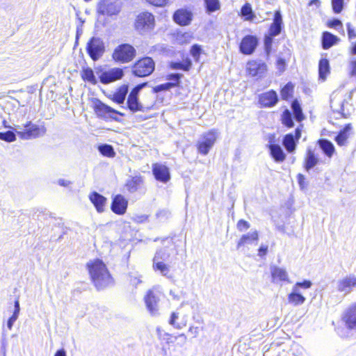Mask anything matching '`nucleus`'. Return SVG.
<instances>
[{
    "label": "nucleus",
    "mask_w": 356,
    "mask_h": 356,
    "mask_svg": "<svg viewBox=\"0 0 356 356\" xmlns=\"http://www.w3.org/2000/svg\"><path fill=\"white\" fill-rule=\"evenodd\" d=\"M293 85L291 83H287L280 90L281 97L284 100H288L293 96Z\"/></svg>",
    "instance_id": "nucleus-43"
},
{
    "label": "nucleus",
    "mask_w": 356,
    "mask_h": 356,
    "mask_svg": "<svg viewBox=\"0 0 356 356\" xmlns=\"http://www.w3.org/2000/svg\"><path fill=\"white\" fill-rule=\"evenodd\" d=\"M98 149L102 155L108 158H113L115 156V152L111 145L104 144L99 145Z\"/></svg>",
    "instance_id": "nucleus-42"
},
{
    "label": "nucleus",
    "mask_w": 356,
    "mask_h": 356,
    "mask_svg": "<svg viewBox=\"0 0 356 356\" xmlns=\"http://www.w3.org/2000/svg\"><path fill=\"white\" fill-rule=\"evenodd\" d=\"M342 22L338 19H332L327 22V26L329 28L337 29L342 27Z\"/></svg>",
    "instance_id": "nucleus-55"
},
{
    "label": "nucleus",
    "mask_w": 356,
    "mask_h": 356,
    "mask_svg": "<svg viewBox=\"0 0 356 356\" xmlns=\"http://www.w3.org/2000/svg\"><path fill=\"white\" fill-rule=\"evenodd\" d=\"M152 174L155 179L161 183H167L170 180L171 176L169 168L161 163H154L152 166Z\"/></svg>",
    "instance_id": "nucleus-14"
},
{
    "label": "nucleus",
    "mask_w": 356,
    "mask_h": 356,
    "mask_svg": "<svg viewBox=\"0 0 356 356\" xmlns=\"http://www.w3.org/2000/svg\"><path fill=\"white\" fill-rule=\"evenodd\" d=\"M134 26L138 31L153 30L155 26V17L148 11L140 13L136 17Z\"/></svg>",
    "instance_id": "nucleus-9"
},
{
    "label": "nucleus",
    "mask_w": 356,
    "mask_h": 356,
    "mask_svg": "<svg viewBox=\"0 0 356 356\" xmlns=\"http://www.w3.org/2000/svg\"><path fill=\"white\" fill-rule=\"evenodd\" d=\"M352 124L350 123L346 124L338 132L334 138V140L339 147L345 146L348 144L350 137V132L352 130Z\"/></svg>",
    "instance_id": "nucleus-25"
},
{
    "label": "nucleus",
    "mask_w": 356,
    "mask_h": 356,
    "mask_svg": "<svg viewBox=\"0 0 356 356\" xmlns=\"http://www.w3.org/2000/svg\"><path fill=\"white\" fill-rule=\"evenodd\" d=\"M143 183V178L140 176H134L128 179L125 184L124 188L129 193H134L137 191Z\"/></svg>",
    "instance_id": "nucleus-28"
},
{
    "label": "nucleus",
    "mask_w": 356,
    "mask_h": 356,
    "mask_svg": "<svg viewBox=\"0 0 356 356\" xmlns=\"http://www.w3.org/2000/svg\"><path fill=\"white\" fill-rule=\"evenodd\" d=\"M136 56L134 46H116L112 54L113 60L120 64L128 63Z\"/></svg>",
    "instance_id": "nucleus-5"
},
{
    "label": "nucleus",
    "mask_w": 356,
    "mask_h": 356,
    "mask_svg": "<svg viewBox=\"0 0 356 356\" xmlns=\"http://www.w3.org/2000/svg\"><path fill=\"white\" fill-rule=\"evenodd\" d=\"M339 42V38L328 32V31H323L322 33V37H321V42L322 44H336Z\"/></svg>",
    "instance_id": "nucleus-41"
},
{
    "label": "nucleus",
    "mask_w": 356,
    "mask_h": 356,
    "mask_svg": "<svg viewBox=\"0 0 356 356\" xmlns=\"http://www.w3.org/2000/svg\"><path fill=\"white\" fill-rule=\"evenodd\" d=\"M149 4L155 7H164L168 4L170 0H145Z\"/></svg>",
    "instance_id": "nucleus-52"
},
{
    "label": "nucleus",
    "mask_w": 356,
    "mask_h": 356,
    "mask_svg": "<svg viewBox=\"0 0 356 356\" xmlns=\"http://www.w3.org/2000/svg\"><path fill=\"white\" fill-rule=\"evenodd\" d=\"M128 85L122 84L118 87L111 95L108 96V99L115 104H123L128 93Z\"/></svg>",
    "instance_id": "nucleus-26"
},
{
    "label": "nucleus",
    "mask_w": 356,
    "mask_h": 356,
    "mask_svg": "<svg viewBox=\"0 0 356 356\" xmlns=\"http://www.w3.org/2000/svg\"><path fill=\"white\" fill-rule=\"evenodd\" d=\"M270 273L273 282H289L287 272L284 268L273 266Z\"/></svg>",
    "instance_id": "nucleus-31"
},
{
    "label": "nucleus",
    "mask_w": 356,
    "mask_h": 356,
    "mask_svg": "<svg viewBox=\"0 0 356 356\" xmlns=\"http://www.w3.org/2000/svg\"><path fill=\"white\" fill-rule=\"evenodd\" d=\"M285 64H286L285 61L282 58H279L276 63L277 67L280 70V72H283L284 70Z\"/></svg>",
    "instance_id": "nucleus-61"
},
{
    "label": "nucleus",
    "mask_w": 356,
    "mask_h": 356,
    "mask_svg": "<svg viewBox=\"0 0 356 356\" xmlns=\"http://www.w3.org/2000/svg\"><path fill=\"white\" fill-rule=\"evenodd\" d=\"M354 287H356V277L350 275L338 281L337 289L339 292L348 293Z\"/></svg>",
    "instance_id": "nucleus-21"
},
{
    "label": "nucleus",
    "mask_w": 356,
    "mask_h": 356,
    "mask_svg": "<svg viewBox=\"0 0 356 356\" xmlns=\"http://www.w3.org/2000/svg\"><path fill=\"white\" fill-rule=\"evenodd\" d=\"M178 318V314L176 312H172L169 319V323L177 329H181L186 325V321L183 323H177L176 321Z\"/></svg>",
    "instance_id": "nucleus-46"
},
{
    "label": "nucleus",
    "mask_w": 356,
    "mask_h": 356,
    "mask_svg": "<svg viewBox=\"0 0 356 356\" xmlns=\"http://www.w3.org/2000/svg\"><path fill=\"white\" fill-rule=\"evenodd\" d=\"M341 319L348 330H356V302L345 310Z\"/></svg>",
    "instance_id": "nucleus-19"
},
{
    "label": "nucleus",
    "mask_w": 356,
    "mask_h": 356,
    "mask_svg": "<svg viewBox=\"0 0 356 356\" xmlns=\"http://www.w3.org/2000/svg\"><path fill=\"white\" fill-rule=\"evenodd\" d=\"M350 74L353 76H356V60H353L350 62Z\"/></svg>",
    "instance_id": "nucleus-62"
},
{
    "label": "nucleus",
    "mask_w": 356,
    "mask_h": 356,
    "mask_svg": "<svg viewBox=\"0 0 356 356\" xmlns=\"http://www.w3.org/2000/svg\"><path fill=\"white\" fill-rule=\"evenodd\" d=\"M86 267L92 283L97 290L104 289L113 284L114 280L102 259L96 258L90 260Z\"/></svg>",
    "instance_id": "nucleus-1"
},
{
    "label": "nucleus",
    "mask_w": 356,
    "mask_h": 356,
    "mask_svg": "<svg viewBox=\"0 0 356 356\" xmlns=\"http://www.w3.org/2000/svg\"><path fill=\"white\" fill-rule=\"evenodd\" d=\"M267 65L264 62L252 60L247 63L246 73L252 77H261L267 72Z\"/></svg>",
    "instance_id": "nucleus-16"
},
{
    "label": "nucleus",
    "mask_w": 356,
    "mask_h": 356,
    "mask_svg": "<svg viewBox=\"0 0 356 356\" xmlns=\"http://www.w3.org/2000/svg\"><path fill=\"white\" fill-rule=\"evenodd\" d=\"M147 86V83H143L134 87L128 95L127 99V107L132 113L144 111L145 108L139 100V93L142 88Z\"/></svg>",
    "instance_id": "nucleus-7"
},
{
    "label": "nucleus",
    "mask_w": 356,
    "mask_h": 356,
    "mask_svg": "<svg viewBox=\"0 0 356 356\" xmlns=\"http://www.w3.org/2000/svg\"><path fill=\"white\" fill-rule=\"evenodd\" d=\"M17 318H18V315L13 313L12 314V316L8 318V327L9 329L12 328L14 322L17 320Z\"/></svg>",
    "instance_id": "nucleus-60"
},
{
    "label": "nucleus",
    "mask_w": 356,
    "mask_h": 356,
    "mask_svg": "<svg viewBox=\"0 0 356 356\" xmlns=\"http://www.w3.org/2000/svg\"><path fill=\"white\" fill-rule=\"evenodd\" d=\"M128 282L130 285L136 288L138 286V284L142 282V280L140 276L129 275Z\"/></svg>",
    "instance_id": "nucleus-53"
},
{
    "label": "nucleus",
    "mask_w": 356,
    "mask_h": 356,
    "mask_svg": "<svg viewBox=\"0 0 356 356\" xmlns=\"http://www.w3.org/2000/svg\"><path fill=\"white\" fill-rule=\"evenodd\" d=\"M194 13L191 7H182L177 9L172 14V20L180 26H187L193 20Z\"/></svg>",
    "instance_id": "nucleus-11"
},
{
    "label": "nucleus",
    "mask_w": 356,
    "mask_h": 356,
    "mask_svg": "<svg viewBox=\"0 0 356 356\" xmlns=\"http://www.w3.org/2000/svg\"><path fill=\"white\" fill-rule=\"evenodd\" d=\"M258 38L255 35H248L245 36L240 44H257Z\"/></svg>",
    "instance_id": "nucleus-48"
},
{
    "label": "nucleus",
    "mask_w": 356,
    "mask_h": 356,
    "mask_svg": "<svg viewBox=\"0 0 356 356\" xmlns=\"http://www.w3.org/2000/svg\"><path fill=\"white\" fill-rule=\"evenodd\" d=\"M202 49L200 48V46H192L190 53L192 55V56L194 58L195 61L199 62L200 61V56L202 54Z\"/></svg>",
    "instance_id": "nucleus-50"
},
{
    "label": "nucleus",
    "mask_w": 356,
    "mask_h": 356,
    "mask_svg": "<svg viewBox=\"0 0 356 356\" xmlns=\"http://www.w3.org/2000/svg\"><path fill=\"white\" fill-rule=\"evenodd\" d=\"M188 332L193 334V337H195L199 334L200 328L198 327L191 326L188 329Z\"/></svg>",
    "instance_id": "nucleus-63"
},
{
    "label": "nucleus",
    "mask_w": 356,
    "mask_h": 356,
    "mask_svg": "<svg viewBox=\"0 0 356 356\" xmlns=\"http://www.w3.org/2000/svg\"><path fill=\"white\" fill-rule=\"evenodd\" d=\"M283 21L280 10L274 13L273 22L270 24L268 33L264 38V44H272L273 39L278 35L282 29Z\"/></svg>",
    "instance_id": "nucleus-10"
},
{
    "label": "nucleus",
    "mask_w": 356,
    "mask_h": 356,
    "mask_svg": "<svg viewBox=\"0 0 356 356\" xmlns=\"http://www.w3.org/2000/svg\"><path fill=\"white\" fill-rule=\"evenodd\" d=\"M268 147L270 154L275 161L282 163L286 159V154L279 145L270 144Z\"/></svg>",
    "instance_id": "nucleus-30"
},
{
    "label": "nucleus",
    "mask_w": 356,
    "mask_h": 356,
    "mask_svg": "<svg viewBox=\"0 0 356 356\" xmlns=\"http://www.w3.org/2000/svg\"><path fill=\"white\" fill-rule=\"evenodd\" d=\"M218 136L219 132L216 129L204 132L195 144L197 153L202 156L207 155L216 143Z\"/></svg>",
    "instance_id": "nucleus-2"
},
{
    "label": "nucleus",
    "mask_w": 356,
    "mask_h": 356,
    "mask_svg": "<svg viewBox=\"0 0 356 356\" xmlns=\"http://www.w3.org/2000/svg\"><path fill=\"white\" fill-rule=\"evenodd\" d=\"M81 77L86 83H89L92 85H96L97 83V80L95 77V73L92 69L90 67H85L82 68L81 71Z\"/></svg>",
    "instance_id": "nucleus-33"
},
{
    "label": "nucleus",
    "mask_w": 356,
    "mask_h": 356,
    "mask_svg": "<svg viewBox=\"0 0 356 356\" xmlns=\"http://www.w3.org/2000/svg\"><path fill=\"white\" fill-rule=\"evenodd\" d=\"M332 8L334 13H340L343 8V0H332Z\"/></svg>",
    "instance_id": "nucleus-47"
},
{
    "label": "nucleus",
    "mask_w": 356,
    "mask_h": 356,
    "mask_svg": "<svg viewBox=\"0 0 356 356\" xmlns=\"http://www.w3.org/2000/svg\"><path fill=\"white\" fill-rule=\"evenodd\" d=\"M207 13L211 14L219 11L221 8L220 0H203Z\"/></svg>",
    "instance_id": "nucleus-38"
},
{
    "label": "nucleus",
    "mask_w": 356,
    "mask_h": 356,
    "mask_svg": "<svg viewBox=\"0 0 356 356\" xmlns=\"http://www.w3.org/2000/svg\"><path fill=\"white\" fill-rule=\"evenodd\" d=\"M302 127L303 125L300 124L296 128L293 134L289 133L284 136L282 145L289 153H292L296 150L297 143L302 136Z\"/></svg>",
    "instance_id": "nucleus-13"
},
{
    "label": "nucleus",
    "mask_w": 356,
    "mask_h": 356,
    "mask_svg": "<svg viewBox=\"0 0 356 356\" xmlns=\"http://www.w3.org/2000/svg\"><path fill=\"white\" fill-rule=\"evenodd\" d=\"M177 37L183 39L184 42H189L193 38V35L189 32L178 33Z\"/></svg>",
    "instance_id": "nucleus-58"
},
{
    "label": "nucleus",
    "mask_w": 356,
    "mask_h": 356,
    "mask_svg": "<svg viewBox=\"0 0 356 356\" xmlns=\"http://www.w3.org/2000/svg\"><path fill=\"white\" fill-rule=\"evenodd\" d=\"M87 52L93 60H98L104 52V46H87Z\"/></svg>",
    "instance_id": "nucleus-37"
},
{
    "label": "nucleus",
    "mask_w": 356,
    "mask_h": 356,
    "mask_svg": "<svg viewBox=\"0 0 356 356\" xmlns=\"http://www.w3.org/2000/svg\"><path fill=\"white\" fill-rule=\"evenodd\" d=\"M240 51L246 55H250L252 54L254 51L256 46H239Z\"/></svg>",
    "instance_id": "nucleus-56"
},
{
    "label": "nucleus",
    "mask_w": 356,
    "mask_h": 356,
    "mask_svg": "<svg viewBox=\"0 0 356 356\" xmlns=\"http://www.w3.org/2000/svg\"><path fill=\"white\" fill-rule=\"evenodd\" d=\"M182 76L183 75L181 74L172 73L166 76V79L170 81L169 83L172 85V88H173L179 87L181 83V79Z\"/></svg>",
    "instance_id": "nucleus-44"
},
{
    "label": "nucleus",
    "mask_w": 356,
    "mask_h": 356,
    "mask_svg": "<svg viewBox=\"0 0 356 356\" xmlns=\"http://www.w3.org/2000/svg\"><path fill=\"white\" fill-rule=\"evenodd\" d=\"M280 120L282 124L287 129H291L294 127L293 114L289 109H285L282 113Z\"/></svg>",
    "instance_id": "nucleus-36"
},
{
    "label": "nucleus",
    "mask_w": 356,
    "mask_h": 356,
    "mask_svg": "<svg viewBox=\"0 0 356 356\" xmlns=\"http://www.w3.org/2000/svg\"><path fill=\"white\" fill-rule=\"evenodd\" d=\"M258 240L259 234L257 231H254L251 233L243 234L237 242V248L244 246L245 245L253 241L257 242Z\"/></svg>",
    "instance_id": "nucleus-34"
},
{
    "label": "nucleus",
    "mask_w": 356,
    "mask_h": 356,
    "mask_svg": "<svg viewBox=\"0 0 356 356\" xmlns=\"http://www.w3.org/2000/svg\"><path fill=\"white\" fill-rule=\"evenodd\" d=\"M278 102L277 92L274 90L260 94L258 97V103L261 108H270Z\"/></svg>",
    "instance_id": "nucleus-18"
},
{
    "label": "nucleus",
    "mask_w": 356,
    "mask_h": 356,
    "mask_svg": "<svg viewBox=\"0 0 356 356\" xmlns=\"http://www.w3.org/2000/svg\"><path fill=\"white\" fill-rule=\"evenodd\" d=\"M155 70V62L149 56L137 60L131 66V73L135 76L143 78L151 75Z\"/></svg>",
    "instance_id": "nucleus-3"
},
{
    "label": "nucleus",
    "mask_w": 356,
    "mask_h": 356,
    "mask_svg": "<svg viewBox=\"0 0 356 356\" xmlns=\"http://www.w3.org/2000/svg\"><path fill=\"white\" fill-rule=\"evenodd\" d=\"M124 76L122 69L119 67L112 68L108 71L102 72L99 79L102 83L108 84L111 82L120 80Z\"/></svg>",
    "instance_id": "nucleus-20"
},
{
    "label": "nucleus",
    "mask_w": 356,
    "mask_h": 356,
    "mask_svg": "<svg viewBox=\"0 0 356 356\" xmlns=\"http://www.w3.org/2000/svg\"><path fill=\"white\" fill-rule=\"evenodd\" d=\"M172 84L167 82V83H161V84L154 86L152 90L154 92H156V93L159 92L161 91H167V90H169L171 88H172Z\"/></svg>",
    "instance_id": "nucleus-49"
},
{
    "label": "nucleus",
    "mask_w": 356,
    "mask_h": 356,
    "mask_svg": "<svg viewBox=\"0 0 356 356\" xmlns=\"http://www.w3.org/2000/svg\"><path fill=\"white\" fill-rule=\"evenodd\" d=\"M312 286V282L309 280H304L302 282H296L293 287V290L298 291L300 288L309 289Z\"/></svg>",
    "instance_id": "nucleus-51"
},
{
    "label": "nucleus",
    "mask_w": 356,
    "mask_h": 356,
    "mask_svg": "<svg viewBox=\"0 0 356 356\" xmlns=\"http://www.w3.org/2000/svg\"><path fill=\"white\" fill-rule=\"evenodd\" d=\"M306 298L298 291L293 290L288 296L289 302L293 305H300L305 302Z\"/></svg>",
    "instance_id": "nucleus-40"
},
{
    "label": "nucleus",
    "mask_w": 356,
    "mask_h": 356,
    "mask_svg": "<svg viewBox=\"0 0 356 356\" xmlns=\"http://www.w3.org/2000/svg\"><path fill=\"white\" fill-rule=\"evenodd\" d=\"M24 127L23 130L16 131L17 136L22 140L36 138L46 133L44 126L35 124L31 121H27L24 124Z\"/></svg>",
    "instance_id": "nucleus-8"
},
{
    "label": "nucleus",
    "mask_w": 356,
    "mask_h": 356,
    "mask_svg": "<svg viewBox=\"0 0 356 356\" xmlns=\"http://www.w3.org/2000/svg\"><path fill=\"white\" fill-rule=\"evenodd\" d=\"M89 200L98 213H103L105 211L107 199L104 195L93 191L89 195Z\"/></svg>",
    "instance_id": "nucleus-23"
},
{
    "label": "nucleus",
    "mask_w": 356,
    "mask_h": 356,
    "mask_svg": "<svg viewBox=\"0 0 356 356\" xmlns=\"http://www.w3.org/2000/svg\"><path fill=\"white\" fill-rule=\"evenodd\" d=\"M97 12L102 15H116L120 12V7L112 0H102L98 3Z\"/></svg>",
    "instance_id": "nucleus-17"
},
{
    "label": "nucleus",
    "mask_w": 356,
    "mask_h": 356,
    "mask_svg": "<svg viewBox=\"0 0 356 356\" xmlns=\"http://www.w3.org/2000/svg\"><path fill=\"white\" fill-rule=\"evenodd\" d=\"M297 180L300 188L304 189L307 185L305 177L302 174L299 173L297 175Z\"/></svg>",
    "instance_id": "nucleus-57"
},
{
    "label": "nucleus",
    "mask_w": 356,
    "mask_h": 356,
    "mask_svg": "<svg viewBox=\"0 0 356 356\" xmlns=\"http://www.w3.org/2000/svg\"><path fill=\"white\" fill-rule=\"evenodd\" d=\"M128 200L121 194H117L112 198L111 210L116 215L122 216L128 208Z\"/></svg>",
    "instance_id": "nucleus-15"
},
{
    "label": "nucleus",
    "mask_w": 356,
    "mask_h": 356,
    "mask_svg": "<svg viewBox=\"0 0 356 356\" xmlns=\"http://www.w3.org/2000/svg\"><path fill=\"white\" fill-rule=\"evenodd\" d=\"M330 70L328 60L321 58L318 62V79L325 81L330 74Z\"/></svg>",
    "instance_id": "nucleus-29"
},
{
    "label": "nucleus",
    "mask_w": 356,
    "mask_h": 356,
    "mask_svg": "<svg viewBox=\"0 0 356 356\" xmlns=\"http://www.w3.org/2000/svg\"><path fill=\"white\" fill-rule=\"evenodd\" d=\"M164 257V252L162 250L156 252L152 259V268L155 272H159L162 275L168 279L173 277L170 271V266L168 264L162 261Z\"/></svg>",
    "instance_id": "nucleus-12"
},
{
    "label": "nucleus",
    "mask_w": 356,
    "mask_h": 356,
    "mask_svg": "<svg viewBox=\"0 0 356 356\" xmlns=\"http://www.w3.org/2000/svg\"><path fill=\"white\" fill-rule=\"evenodd\" d=\"M180 57L182 59V61H172L169 63V67L175 70H179L184 72L190 71L193 66L191 59L184 52L180 53Z\"/></svg>",
    "instance_id": "nucleus-22"
},
{
    "label": "nucleus",
    "mask_w": 356,
    "mask_h": 356,
    "mask_svg": "<svg viewBox=\"0 0 356 356\" xmlns=\"http://www.w3.org/2000/svg\"><path fill=\"white\" fill-rule=\"evenodd\" d=\"M250 227V223L243 219L239 220L236 224V227L240 232L245 231L248 229Z\"/></svg>",
    "instance_id": "nucleus-54"
},
{
    "label": "nucleus",
    "mask_w": 356,
    "mask_h": 356,
    "mask_svg": "<svg viewBox=\"0 0 356 356\" xmlns=\"http://www.w3.org/2000/svg\"><path fill=\"white\" fill-rule=\"evenodd\" d=\"M19 310H20L19 301V300L17 298V299H16L15 300V309H14L13 313L15 314L19 315Z\"/></svg>",
    "instance_id": "nucleus-64"
},
{
    "label": "nucleus",
    "mask_w": 356,
    "mask_h": 356,
    "mask_svg": "<svg viewBox=\"0 0 356 356\" xmlns=\"http://www.w3.org/2000/svg\"><path fill=\"white\" fill-rule=\"evenodd\" d=\"M291 107L293 111L295 120L298 122H302L305 119V116L302 112V109L298 100L296 99L293 100Z\"/></svg>",
    "instance_id": "nucleus-35"
},
{
    "label": "nucleus",
    "mask_w": 356,
    "mask_h": 356,
    "mask_svg": "<svg viewBox=\"0 0 356 356\" xmlns=\"http://www.w3.org/2000/svg\"><path fill=\"white\" fill-rule=\"evenodd\" d=\"M92 107L97 117L103 118L105 120H118L117 115H124L122 113L103 103L99 99H92Z\"/></svg>",
    "instance_id": "nucleus-4"
},
{
    "label": "nucleus",
    "mask_w": 356,
    "mask_h": 356,
    "mask_svg": "<svg viewBox=\"0 0 356 356\" xmlns=\"http://www.w3.org/2000/svg\"><path fill=\"white\" fill-rule=\"evenodd\" d=\"M168 343H172L174 348L181 347L186 343L187 337L184 334H180L177 337H173L168 333H164Z\"/></svg>",
    "instance_id": "nucleus-32"
},
{
    "label": "nucleus",
    "mask_w": 356,
    "mask_h": 356,
    "mask_svg": "<svg viewBox=\"0 0 356 356\" xmlns=\"http://www.w3.org/2000/svg\"><path fill=\"white\" fill-rule=\"evenodd\" d=\"M319 163V159L312 148H307L303 159V168L309 172Z\"/></svg>",
    "instance_id": "nucleus-24"
},
{
    "label": "nucleus",
    "mask_w": 356,
    "mask_h": 356,
    "mask_svg": "<svg viewBox=\"0 0 356 356\" xmlns=\"http://www.w3.org/2000/svg\"><path fill=\"white\" fill-rule=\"evenodd\" d=\"M240 15L243 17L245 21H252L255 15L252 10L251 5L249 3H245L241 8Z\"/></svg>",
    "instance_id": "nucleus-39"
},
{
    "label": "nucleus",
    "mask_w": 356,
    "mask_h": 356,
    "mask_svg": "<svg viewBox=\"0 0 356 356\" xmlns=\"http://www.w3.org/2000/svg\"><path fill=\"white\" fill-rule=\"evenodd\" d=\"M317 145L323 152V153L327 157L332 158L336 153V149L333 143L325 138H320L317 140Z\"/></svg>",
    "instance_id": "nucleus-27"
},
{
    "label": "nucleus",
    "mask_w": 356,
    "mask_h": 356,
    "mask_svg": "<svg viewBox=\"0 0 356 356\" xmlns=\"http://www.w3.org/2000/svg\"><path fill=\"white\" fill-rule=\"evenodd\" d=\"M268 252V246L261 245L258 249V255L261 257H264Z\"/></svg>",
    "instance_id": "nucleus-59"
},
{
    "label": "nucleus",
    "mask_w": 356,
    "mask_h": 356,
    "mask_svg": "<svg viewBox=\"0 0 356 356\" xmlns=\"http://www.w3.org/2000/svg\"><path fill=\"white\" fill-rule=\"evenodd\" d=\"M143 300L145 307L152 316L159 314L160 292L156 288H152L145 293Z\"/></svg>",
    "instance_id": "nucleus-6"
},
{
    "label": "nucleus",
    "mask_w": 356,
    "mask_h": 356,
    "mask_svg": "<svg viewBox=\"0 0 356 356\" xmlns=\"http://www.w3.org/2000/svg\"><path fill=\"white\" fill-rule=\"evenodd\" d=\"M0 140L8 142V143L14 142L16 140V136L11 131L0 132Z\"/></svg>",
    "instance_id": "nucleus-45"
}]
</instances>
